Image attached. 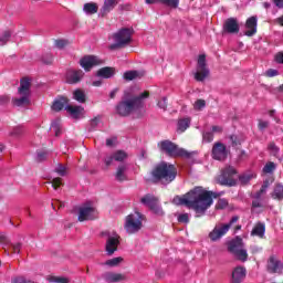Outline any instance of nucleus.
Wrapping results in <instances>:
<instances>
[{
  "label": "nucleus",
  "instance_id": "f257e3e1",
  "mask_svg": "<svg viewBox=\"0 0 283 283\" xmlns=\"http://www.w3.org/2000/svg\"><path fill=\"white\" fill-rule=\"evenodd\" d=\"M213 198H218V195L213 191H207L202 187H195L188 193L182 197H175V205H184L188 209H192L198 218L205 216L207 209L213 205Z\"/></svg>",
  "mask_w": 283,
  "mask_h": 283
},
{
  "label": "nucleus",
  "instance_id": "f03ea898",
  "mask_svg": "<svg viewBox=\"0 0 283 283\" xmlns=\"http://www.w3.org/2000/svg\"><path fill=\"white\" fill-rule=\"evenodd\" d=\"M145 98H149V92H144L128 101L120 102L116 107L117 114L119 116H129V114L140 112L145 108Z\"/></svg>",
  "mask_w": 283,
  "mask_h": 283
},
{
  "label": "nucleus",
  "instance_id": "7ed1b4c3",
  "mask_svg": "<svg viewBox=\"0 0 283 283\" xmlns=\"http://www.w3.org/2000/svg\"><path fill=\"white\" fill-rule=\"evenodd\" d=\"M176 176H178L176 166L165 161H161L153 170V177H155L156 180L163 182V185H169V182H174V180H176Z\"/></svg>",
  "mask_w": 283,
  "mask_h": 283
},
{
  "label": "nucleus",
  "instance_id": "20e7f679",
  "mask_svg": "<svg viewBox=\"0 0 283 283\" xmlns=\"http://www.w3.org/2000/svg\"><path fill=\"white\" fill-rule=\"evenodd\" d=\"M31 83L30 78L23 77L20 81V86L18 88V96L12 98V105L14 107H30L32 105V92L30 91Z\"/></svg>",
  "mask_w": 283,
  "mask_h": 283
},
{
  "label": "nucleus",
  "instance_id": "39448f33",
  "mask_svg": "<svg viewBox=\"0 0 283 283\" xmlns=\"http://www.w3.org/2000/svg\"><path fill=\"white\" fill-rule=\"evenodd\" d=\"M134 34V29L123 28L115 32L112 36L114 43L109 45V50H118L125 48L132 43V36Z\"/></svg>",
  "mask_w": 283,
  "mask_h": 283
},
{
  "label": "nucleus",
  "instance_id": "423d86ee",
  "mask_svg": "<svg viewBox=\"0 0 283 283\" xmlns=\"http://www.w3.org/2000/svg\"><path fill=\"white\" fill-rule=\"evenodd\" d=\"M158 147L160 151H164V154L172 158H189L191 156L189 151L178 147V145L174 144L171 140H163L158 143Z\"/></svg>",
  "mask_w": 283,
  "mask_h": 283
},
{
  "label": "nucleus",
  "instance_id": "0eeeda50",
  "mask_svg": "<svg viewBox=\"0 0 283 283\" xmlns=\"http://www.w3.org/2000/svg\"><path fill=\"white\" fill-rule=\"evenodd\" d=\"M145 220V216L140 212H134L126 217L124 229L129 235H134V233H138L140 229H143V221Z\"/></svg>",
  "mask_w": 283,
  "mask_h": 283
},
{
  "label": "nucleus",
  "instance_id": "6e6552de",
  "mask_svg": "<svg viewBox=\"0 0 283 283\" xmlns=\"http://www.w3.org/2000/svg\"><path fill=\"white\" fill-rule=\"evenodd\" d=\"M229 251L230 253H233V255H235V258H238V260H240L241 262H247V260L249 259L247 249H244V242L240 237H237L230 242Z\"/></svg>",
  "mask_w": 283,
  "mask_h": 283
},
{
  "label": "nucleus",
  "instance_id": "1a4fd4ad",
  "mask_svg": "<svg viewBox=\"0 0 283 283\" xmlns=\"http://www.w3.org/2000/svg\"><path fill=\"white\" fill-rule=\"evenodd\" d=\"M238 171L232 166L226 167L221 175L218 177L219 185H224L226 187H235L238 185V179L235 176Z\"/></svg>",
  "mask_w": 283,
  "mask_h": 283
},
{
  "label": "nucleus",
  "instance_id": "9d476101",
  "mask_svg": "<svg viewBox=\"0 0 283 283\" xmlns=\"http://www.w3.org/2000/svg\"><path fill=\"white\" fill-rule=\"evenodd\" d=\"M103 235L107 238L105 245L107 255H114V253L118 251V244H120V235H118V233L115 231H105L103 232Z\"/></svg>",
  "mask_w": 283,
  "mask_h": 283
},
{
  "label": "nucleus",
  "instance_id": "9b49d317",
  "mask_svg": "<svg viewBox=\"0 0 283 283\" xmlns=\"http://www.w3.org/2000/svg\"><path fill=\"white\" fill-rule=\"evenodd\" d=\"M98 218V211L95 207L86 203L78 209V222H86L87 220H96Z\"/></svg>",
  "mask_w": 283,
  "mask_h": 283
},
{
  "label": "nucleus",
  "instance_id": "f8f14e48",
  "mask_svg": "<svg viewBox=\"0 0 283 283\" xmlns=\"http://www.w3.org/2000/svg\"><path fill=\"white\" fill-rule=\"evenodd\" d=\"M142 205H145V207H149L153 213H156V216H164L163 207H160V203L158 201V198L154 197L153 195H145L140 199Z\"/></svg>",
  "mask_w": 283,
  "mask_h": 283
},
{
  "label": "nucleus",
  "instance_id": "ddd939ff",
  "mask_svg": "<svg viewBox=\"0 0 283 283\" xmlns=\"http://www.w3.org/2000/svg\"><path fill=\"white\" fill-rule=\"evenodd\" d=\"M208 76H209V69L207 67V56L205 54H201L198 57L197 71L195 73V78L198 82H202Z\"/></svg>",
  "mask_w": 283,
  "mask_h": 283
},
{
  "label": "nucleus",
  "instance_id": "4468645a",
  "mask_svg": "<svg viewBox=\"0 0 283 283\" xmlns=\"http://www.w3.org/2000/svg\"><path fill=\"white\" fill-rule=\"evenodd\" d=\"M102 279L106 283H120L127 282V280H129V276H127V273L105 272L102 274Z\"/></svg>",
  "mask_w": 283,
  "mask_h": 283
},
{
  "label": "nucleus",
  "instance_id": "2eb2a0df",
  "mask_svg": "<svg viewBox=\"0 0 283 283\" xmlns=\"http://www.w3.org/2000/svg\"><path fill=\"white\" fill-rule=\"evenodd\" d=\"M101 64H103V60L98 59L96 55H86L80 60V65L85 72H90L92 67Z\"/></svg>",
  "mask_w": 283,
  "mask_h": 283
},
{
  "label": "nucleus",
  "instance_id": "dca6fc26",
  "mask_svg": "<svg viewBox=\"0 0 283 283\" xmlns=\"http://www.w3.org/2000/svg\"><path fill=\"white\" fill-rule=\"evenodd\" d=\"M229 229H231V224L216 226L213 230L209 233L211 242H218V240H220L223 235H227Z\"/></svg>",
  "mask_w": 283,
  "mask_h": 283
},
{
  "label": "nucleus",
  "instance_id": "f3484780",
  "mask_svg": "<svg viewBox=\"0 0 283 283\" xmlns=\"http://www.w3.org/2000/svg\"><path fill=\"white\" fill-rule=\"evenodd\" d=\"M83 76H85L83 70H69L66 72V83L70 85H76V83H81V81H83Z\"/></svg>",
  "mask_w": 283,
  "mask_h": 283
},
{
  "label": "nucleus",
  "instance_id": "a211bd4d",
  "mask_svg": "<svg viewBox=\"0 0 283 283\" xmlns=\"http://www.w3.org/2000/svg\"><path fill=\"white\" fill-rule=\"evenodd\" d=\"M268 271L269 273H276L277 275H282L283 263L276 256H270L268 260Z\"/></svg>",
  "mask_w": 283,
  "mask_h": 283
},
{
  "label": "nucleus",
  "instance_id": "6ab92c4d",
  "mask_svg": "<svg viewBox=\"0 0 283 283\" xmlns=\"http://www.w3.org/2000/svg\"><path fill=\"white\" fill-rule=\"evenodd\" d=\"M227 156V146L222 143H216L212 147V157L214 160H226Z\"/></svg>",
  "mask_w": 283,
  "mask_h": 283
},
{
  "label": "nucleus",
  "instance_id": "aec40b11",
  "mask_svg": "<svg viewBox=\"0 0 283 283\" xmlns=\"http://www.w3.org/2000/svg\"><path fill=\"white\" fill-rule=\"evenodd\" d=\"M224 32L228 34H238L240 32V24L238 23V19L229 18L223 23Z\"/></svg>",
  "mask_w": 283,
  "mask_h": 283
},
{
  "label": "nucleus",
  "instance_id": "412c9836",
  "mask_svg": "<svg viewBox=\"0 0 283 283\" xmlns=\"http://www.w3.org/2000/svg\"><path fill=\"white\" fill-rule=\"evenodd\" d=\"M114 160L116 163H123L124 160H127V154L125 153V150H117L113 155L106 156L104 158V163H105L106 167H109V165H112V163H114Z\"/></svg>",
  "mask_w": 283,
  "mask_h": 283
},
{
  "label": "nucleus",
  "instance_id": "4be33fe9",
  "mask_svg": "<svg viewBox=\"0 0 283 283\" xmlns=\"http://www.w3.org/2000/svg\"><path fill=\"white\" fill-rule=\"evenodd\" d=\"M118 6V0H104V3L99 10L98 17H107L114 8Z\"/></svg>",
  "mask_w": 283,
  "mask_h": 283
},
{
  "label": "nucleus",
  "instance_id": "5701e85b",
  "mask_svg": "<svg viewBox=\"0 0 283 283\" xmlns=\"http://www.w3.org/2000/svg\"><path fill=\"white\" fill-rule=\"evenodd\" d=\"M258 32V17H251L245 22V36H253Z\"/></svg>",
  "mask_w": 283,
  "mask_h": 283
},
{
  "label": "nucleus",
  "instance_id": "b1692460",
  "mask_svg": "<svg viewBox=\"0 0 283 283\" xmlns=\"http://www.w3.org/2000/svg\"><path fill=\"white\" fill-rule=\"evenodd\" d=\"M269 189V181H264L262 185L260 191H258L254 196V200L252 201V209H262V201L260 199L262 198V195Z\"/></svg>",
  "mask_w": 283,
  "mask_h": 283
},
{
  "label": "nucleus",
  "instance_id": "393cba45",
  "mask_svg": "<svg viewBox=\"0 0 283 283\" xmlns=\"http://www.w3.org/2000/svg\"><path fill=\"white\" fill-rule=\"evenodd\" d=\"M244 277H247V269L244 266H237L232 271V282L233 283L244 282Z\"/></svg>",
  "mask_w": 283,
  "mask_h": 283
},
{
  "label": "nucleus",
  "instance_id": "a878e982",
  "mask_svg": "<svg viewBox=\"0 0 283 283\" xmlns=\"http://www.w3.org/2000/svg\"><path fill=\"white\" fill-rule=\"evenodd\" d=\"M145 3L147 6H154L156 3H163L164 6H167L168 8H178L180 6V0H145Z\"/></svg>",
  "mask_w": 283,
  "mask_h": 283
},
{
  "label": "nucleus",
  "instance_id": "bb28decb",
  "mask_svg": "<svg viewBox=\"0 0 283 283\" xmlns=\"http://www.w3.org/2000/svg\"><path fill=\"white\" fill-rule=\"evenodd\" d=\"M65 109L72 118H83V115L85 114V108L82 106L69 105L65 107Z\"/></svg>",
  "mask_w": 283,
  "mask_h": 283
},
{
  "label": "nucleus",
  "instance_id": "cd10ccee",
  "mask_svg": "<svg viewBox=\"0 0 283 283\" xmlns=\"http://www.w3.org/2000/svg\"><path fill=\"white\" fill-rule=\"evenodd\" d=\"M115 179L118 182H123V181L127 180V165L123 164L117 167V170L115 174Z\"/></svg>",
  "mask_w": 283,
  "mask_h": 283
},
{
  "label": "nucleus",
  "instance_id": "c85d7f7f",
  "mask_svg": "<svg viewBox=\"0 0 283 283\" xmlns=\"http://www.w3.org/2000/svg\"><path fill=\"white\" fill-rule=\"evenodd\" d=\"M145 76L144 71H127L124 73L125 81H136L137 78H143Z\"/></svg>",
  "mask_w": 283,
  "mask_h": 283
},
{
  "label": "nucleus",
  "instance_id": "c756f323",
  "mask_svg": "<svg viewBox=\"0 0 283 283\" xmlns=\"http://www.w3.org/2000/svg\"><path fill=\"white\" fill-rule=\"evenodd\" d=\"M264 233H266V226L264 223H256L251 231V235H256V238H264Z\"/></svg>",
  "mask_w": 283,
  "mask_h": 283
},
{
  "label": "nucleus",
  "instance_id": "7c9ffc66",
  "mask_svg": "<svg viewBox=\"0 0 283 283\" xmlns=\"http://www.w3.org/2000/svg\"><path fill=\"white\" fill-rule=\"evenodd\" d=\"M83 12L87 15L96 14L98 12V4L96 2H87L83 7Z\"/></svg>",
  "mask_w": 283,
  "mask_h": 283
},
{
  "label": "nucleus",
  "instance_id": "2f4dec72",
  "mask_svg": "<svg viewBox=\"0 0 283 283\" xmlns=\"http://www.w3.org/2000/svg\"><path fill=\"white\" fill-rule=\"evenodd\" d=\"M114 74H116L114 67H103L97 71V76H101V78H112Z\"/></svg>",
  "mask_w": 283,
  "mask_h": 283
},
{
  "label": "nucleus",
  "instance_id": "473e14b6",
  "mask_svg": "<svg viewBox=\"0 0 283 283\" xmlns=\"http://www.w3.org/2000/svg\"><path fill=\"white\" fill-rule=\"evenodd\" d=\"M190 125H191V118L187 117V118L179 119L177 132H180V134H182V132H187V129H189Z\"/></svg>",
  "mask_w": 283,
  "mask_h": 283
},
{
  "label": "nucleus",
  "instance_id": "72a5a7b5",
  "mask_svg": "<svg viewBox=\"0 0 283 283\" xmlns=\"http://www.w3.org/2000/svg\"><path fill=\"white\" fill-rule=\"evenodd\" d=\"M123 262V256H116L111 260H107L103 263L104 266H108L109 269H114L116 266H120Z\"/></svg>",
  "mask_w": 283,
  "mask_h": 283
},
{
  "label": "nucleus",
  "instance_id": "f704fd0d",
  "mask_svg": "<svg viewBox=\"0 0 283 283\" xmlns=\"http://www.w3.org/2000/svg\"><path fill=\"white\" fill-rule=\"evenodd\" d=\"M272 198L274 200H283V186L282 185H276L274 187V190L272 192Z\"/></svg>",
  "mask_w": 283,
  "mask_h": 283
},
{
  "label": "nucleus",
  "instance_id": "c9c22d12",
  "mask_svg": "<svg viewBox=\"0 0 283 283\" xmlns=\"http://www.w3.org/2000/svg\"><path fill=\"white\" fill-rule=\"evenodd\" d=\"M66 103L67 101L65 98L56 99L52 105L53 112H61V109L65 107Z\"/></svg>",
  "mask_w": 283,
  "mask_h": 283
},
{
  "label": "nucleus",
  "instance_id": "e433bc0d",
  "mask_svg": "<svg viewBox=\"0 0 283 283\" xmlns=\"http://www.w3.org/2000/svg\"><path fill=\"white\" fill-rule=\"evenodd\" d=\"M253 178H255L254 172H245V174L239 176V180L242 185H248V182H251V180H253Z\"/></svg>",
  "mask_w": 283,
  "mask_h": 283
},
{
  "label": "nucleus",
  "instance_id": "4c0bfd02",
  "mask_svg": "<svg viewBox=\"0 0 283 283\" xmlns=\"http://www.w3.org/2000/svg\"><path fill=\"white\" fill-rule=\"evenodd\" d=\"M55 174H57V176H66L70 171V168H67V166L63 165V164H57L55 169H54Z\"/></svg>",
  "mask_w": 283,
  "mask_h": 283
},
{
  "label": "nucleus",
  "instance_id": "58836bf2",
  "mask_svg": "<svg viewBox=\"0 0 283 283\" xmlns=\"http://www.w3.org/2000/svg\"><path fill=\"white\" fill-rule=\"evenodd\" d=\"M73 98H74V101H77V103H85V101H86L85 92H83V90L74 91Z\"/></svg>",
  "mask_w": 283,
  "mask_h": 283
},
{
  "label": "nucleus",
  "instance_id": "ea45409f",
  "mask_svg": "<svg viewBox=\"0 0 283 283\" xmlns=\"http://www.w3.org/2000/svg\"><path fill=\"white\" fill-rule=\"evenodd\" d=\"M51 132H54L55 136L61 135V120L55 119L54 122H52Z\"/></svg>",
  "mask_w": 283,
  "mask_h": 283
},
{
  "label": "nucleus",
  "instance_id": "a19ab883",
  "mask_svg": "<svg viewBox=\"0 0 283 283\" xmlns=\"http://www.w3.org/2000/svg\"><path fill=\"white\" fill-rule=\"evenodd\" d=\"M48 282H51V283H70V280L67 277H63V276H49Z\"/></svg>",
  "mask_w": 283,
  "mask_h": 283
},
{
  "label": "nucleus",
  "instance_id": "79ce46f5",
  "mask_svg": "<svg viewBox=\"0 0 283 283\" xmlns=\"http://www.w3.org/2000/svg\"><path fill=\"white\" fill-rule=\"evenodd\" d=\"M12 36V32L4 31L2 34H0V45H6L8 41H10V38Z\"/></svg>",
  "mask_w": 283,
  "mask_h": 283
},
{
  "label": "nucleus",
  "instance_id": "37998d69",
  "mask_svg": "<svg viewBox=\"0 0 283 283\" xmlns=\"http://www.w3.org/2000/svg\"><path fill=\"white\" fill-rule=\"evenodd\" d=\"M193 107L197 112H200L207 107V102L205 99H197L193 104Z\"/></svg>",
  "mask_w": 283,
  "mask_h": 283
},
{
  "label": "nucleus",
  "instance_id": "c03bdc74",
  "mask_svg": "<svg viewBox=\"0 0 283 283\" xmlns=\"http://www.w3.org/2000/svg\"><path fill=\"white\" fill-rule=\"evenodd\" d=\"M273 171H275V164L273 161L268 163L263 167V172L264 174H273Z\"/></svg>",
  "mask_w": 283,
  "mask_h": 283
},
{
  "label": "nucleus",
  "instance_id": "a18cd8bd",
  "mask_svg": "<svg viewBox=\"0 0 283 283\" xmlns=\"http://www.w3.org/2000/svg\"><path fill=\"white\" fill-rule=\"evenodd\" d=\"M269 150L272 156H275L277 158L280 154V147H277L274 143H271L269 145Z\"/></svg>",
  "mask_w": 283,
  "mask_h": 283
},
{
  "label": "nucleus",
  "instance_id": "49530a36",
  "mask_svg": "<svg viewBox=\"0 0 283 283\" xmlns=\"http://www.w3.org/2000/svg\"><path fill=\"white\" fill-rule=\"evenodd\" d=\"M229 207V201L227 199H219L216 209H227Z\"/></svg>",
  "mask_w": 283,
  "mask_h": 283
},
{
  "label": "nucleus",
  "instance_id": "de8ad7c7",
  "mask_svg": "<svg viewBox=\"0 0 283 283\" xmlns=\"http://www.w3.org/2000/svg\"><path fill=\"white\" fill-rule=\"evenodd\" d=\"M51 185H52L53 189H59V187H61V185H63V179H61L60 177L53 178L51 181Z\"/></svg>",
  "mask_w": 283,
  "mask_h": 283
},
{
  "label": "nucleus",
  "instance_id": "09e8293b",
  "mask_svg": "<svg viewBox=\"0 0 283 283\" xmlns=\"http://www.w3.org/2000/svg\"><path fill=\"white\" fill-rule=\"evenodd\" d=\"M202 138L205 143H211L213 140V132H205Z\"/></svg>",
  "mask_w": 283,
  "mask_h": 283
},
{
  "label": "nucleus",
  "instance_id": "8fccbe9b",
  "mask_svg": "<svg viewBox=\"0 0 283 283\" xmlns=\"http://www.w3.org/2000/svg\"><path fill=\"white\" fill-rule=\"evenodd\" d=\"M178 222H182L184 224L189 223V213L179 214Z\"/></svg>",
  "mask_w": 283,
  "mask_h": 283
},
{
  "label": "nucleus",
  "instance_id": "3c124183",
  "mask_svg": "<svg viewBox=\"0 0 283 283\" xmlns=\"http://www.w3.org/2000/svg\"><path fill=\"white\" fill-rule=\"evenodd\" d=\"M67 43V40H55V48H57L59 50H63V48H65Z\"/></svg>",
  "mask_w": 283,
  "mask_h": 283
},
{
  "label": "nucleus",
  "instance_id": "603ef678",
  "mask_svg": "<svg viewBox=\"0 0 283 283\" xmlns=\"http://www.w3.org/2000/svg\"><path fill=\"white\" fill-rule=\"evenodd\" d=\"M157 105L159 109H164L165 112V109H167V97H163L161 99H159Z\"/></svg>",
  "mask_w": 283,
  "mask_h": 283
},
{
  "label": "nucleus",
  "instance_id": "864d4df0",
  "mask_svg": "<svg viewBox=\"0 0 283 283\" xmlns=\"http://www.w3.org/2000/svg\"><path fill=\"white\" fill-rule=\"evenodd\" d=\"M21 134H23V127L18 126L15 128H13V130L11 132V136H21Z\"/></svg>",
  "mask_w": 283,
  "mask_h": 283
},
{
  "label": "nucleus",
  "instance_id": "5fc2aeb1",
  "mask_svg": "<svg viewBox=\"0 0 283 283\" xmlns=\"http://www.w3.org/2000/svg\"><path fill=\"white\" fill-rule=\"evenodd\" d=\"M101 124V117H95L91 120V128L96 129L98 125Z\"/></svg>",
  "mask_w": 283,
  "mask_h": 283
},
{
  "label": "nucleus",
  "instance_id": "6e6d98bb",
  "mask_svg": "<svg viewBox=\"0 0 283 283\" xmlns=\"http://www.w3.org/2000/svg\"><path fill=\"white\" fill-rule=\"evenodd\" d=\"M45 158H48V153H45V151H39L38 153L36 160L39 163H43V160H45Z\"/></svg>",
  "mask_w": 283,
  "mask_h": 283
},
{
  "label": "nucleus",
  "instance_id": "4d7b16f0",
  "mask_svg": "<svg viewBox=\"0 0 283 283\" xmlns=\"http://www.w3.org/2000/svg\"><path fill=\"white\" fill-rule=\"evenodd\" d=\"M266 127H269V122H266V120H259V129L261 130V132H264V129H266Z\"/></svg>",
  "mask_w": 283,
  "mask_h": 283
},
{
  "label": "nucleus",
  "instance_id": "13d9d810",
  "mask_svg": "<svg viewBox=\"0 0 283 283\" xmlns=\"http://www.w3.org/2000/svg\"><path fill=\"white\" fill-rule=\"evenodd\" d=\"M266 76H269L270 78H272L273 76H277V74H280L279 72H277V70H275V69H270V70H268L266 71Z\"/></svg>",
  "mask_w": 283,
  "mask_h": 283
},
{
  "label": "nucleus",
  "instance_id": "bf43d9fd",
  "mask_svg": "<svg viewBox=\"0 0 283 283\" xmlns=\"http://www.w3.org/2000/svg\"><path fill=\"white\" fill-rule=\"evenodd\" d=\"M230 140H231L233 147H237V145H240V139H238V136H235V135H231Z\"/></svg>",
  "mask_w": 283,
  "mask_h": 283
},
{
  "label": "nucleus",
  "instance_id": "052dcab7",
  "mask_svg": "<svg viewBox=\"0 0 283 283\" xmlns=\"http://www.w3.org/2000/svg\"><path fill=\"white\" fill-rule=\"evenodd\" d=\"M43 63H45L46 65H50V63H52V61H54V57L52 56V54H48L46 59L42 57Z\"/></svg>",
  "mask_w": 283,
  "mask_h": 283
},
{
  "label": "nucleus",
  "instance_id": "680f3d73",
  "mask_svg": "<svg viewBox=\"0 0 283 283\" xmlns=\"http://www.w3.org/2000/svg\"><path fill=\"white\" fill-rule=\"evenodd\" d=\"M12 283H27V281L23 276H15L12 279Z\"/></svg>",
  "mask_w": 283,
  "mask_h": 283
},
{
  "label": "nucleus",
  "instance_id": "e2e57ef3",
  "mask_svg": "<svg viewBox=\"0 0 283 283\" xmlns=\"http://www.w3.org/2000/svg\"><path fill=\"white\" fill-rule=\"evenodd\" d=\"M275 61L276 63H281L283 65V51L276 53Z\"/></svg>",
  "mask_w": 283,
  "mask_h": 283
},
{
  "label": "nucleus",
  "instance_id": "0e129e2a",
  "mask_svg": "<svg viewBox=\"0 0 283 283\" xmlns=\"http://www.w3.org/2000/svg\"><path fill=\"white\" fill-rule=\"evenodd\" d=\"M114 145H116V138L106 139V146L107 147H114Z\"/></svg>",
  "mask_w": 283,
  "mask_h": 283
},
{
  "label": "nucleus",
  "instance_id": "69168bd1",
  "mask_svg": "<svg viewBox=\"0 0 283 283\" xmlns=\"http://www.w3.org/2000/svg\"><path fill=\"white\" fill-rule=\"evenodd\" d=\"M13 253H19L21 251V243H15L12 245Z\"/></svg>",
  "mask_w": 283,
  "mask_h": 283
},
{
  "label": "nucleus",
  "instance_id": "338daca9",
  "mask_svg": "<svg viewBox=\"0 0 283 283\" xmlns=\"http://www.w3.org/2000/svg\"><path fill=\"white\" fill-rule=\"evenodd\" d=\"M274 22L277 23V25H282V27H283V15L280 17V18H276V19L274 20Z\"/></svg>",
  "mask_w": 283,
  "mask_h": 283
},
{
  "label": "nucleus",
  "instance_id": "774afa93",
  "mask_svg": "<svg viewBox=\"0 0 283 283\" xmlns=\"http://www.w3.org/2000/svg\"><path fill=\"white\" fill-rule=\"evenodd\" d=\"M276 8H283V0H274Z\"/></svg>",
  "mask_w": 283,
  "mask_h": 283
}]
</instances>
